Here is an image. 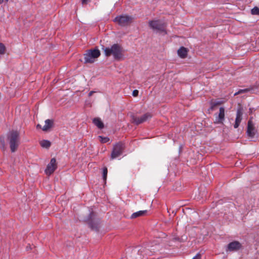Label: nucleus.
<instances>
[{
	"label": "nucleus",
	"mask_w": 259,
	"mask_h": 259,
	"mask_svg": "<svg viewBox=\"0 0 259 259\" xmlns=\"http://www.w3.org/2000/svg\"><path fill=\"white\" fill-rule=\"evenodd\" d=\"M103 50L106 57H110L112 55L114 59L116 60H120L122 58L123 49L118 44H115L111 47L103 48Z\"/></svg>",
	"instance_id": "1"
},
{
	"label": "nucleus",
	"mask_w": 259,
	"mask_h": 259,
	"mask_svg": "<svg viewBox=\"0 0 259 259\" xmlns=\"http://www.w3.org/2000/svg\"><path fill=\"white\" fill-rule=\"evenodd\" d=\"M7 137L11 151L15 152L19 144V133L16 131H12L8 134Z\"/></svg>",
	"instance_id": "2"
},
{
	"label": "nucleus",
	"mask_w": 259,
	"mask_h": 259,
	"mask_svg": "<svg viewBox=\"0 0 259 259\" xmlns=\"http://www.w3.org/2000/svg\"><path fill=\"white\" fill-rule=\"evenodd\" d=\"M101 55L100 51L98 49H91L87 51L84 54V63H93L96 59Z\"/></svg>",
	"instance_id": "3"
},
{
	"label": "nucleus",
	"mask_w": 259,
	"mask_h": 259,
	"mask_svg": "<svg viewBox=\"0 0 259 259\" xmlns=\"http://www.w3.org/2000/svg\"><path fill=\"white\" fill-rule=\"evenodd\" d=\"M134 17L128 15H119L116 16L113 21L119 25L124 27L130 25L134 21Z\"/></svg>",
	"instance_id": "4"
},
{
	"label": "nucleus",
	"mask_w": 259,
	"mask_h": 259,
	"mask_svg": "<svg viewBox=\"0 0 259 259\" xmlns=\"http://www.w3.org/2000/svg\"><path fill=\"white\" fill-rule=\"evenodd\" d=\"M88 222L89 227L92 230L98 231L100 228V220L96 218V214L92 211L89 214L86 220Z\"/></svg>",
	"instance_id": "5"
},
{
	"label": "nucleus",
	"mask_w": 259,
	"mask_h": 259,
	"mask_svg": "<svg viewBox=\"0 0 259 259\" xmlns=\"http://www.w3.org/2000/svg\"><path fill=\"white\" fill-rule=\"evenodd\" d=\"M125 148V144L122 142H119L114 145L111 154V159H113L120 156L123 153Z\"/></svg>",
	"instance_id": "6"
},
{
	"label": "nucleus",
	"mask_w": 259,
	"mask_h": 259,
	"mask_svg": "<svg viewBox=\"0 0 259 259\" xmlns=\"http://www.w3.org/2000/svg\"><path fill=\"white\" fill-rule=\"evenodd\" d=\"M152 116V115L149 112L145 113L141 117H138L133 114L131 115V122L136 125H139L141 123L145 122L148 119L151 118Z\"/></svg>",
	"instance_id": "7"
},
{
	"label": "nucleus",
	"mask_w": 259,
	"mask_h": 259,
	"mask_svg": "<svg viewBox=\"0 0 259 259\" xmlns=\"http://www.w3.org/2000/svg\"><path fill=\"white\" fill-rule=\"evenodd\" d=\"M149 26L154 30H156L160 32H165V25L164 23H162L160 20H153L149 22Z\"/></svg>",
	"instance_id": "8"
},
{
	"label": "nucleus",
	"mask_w": 259,
	"mask_h": 259,
	"mask_svg": "<svg viewBox=\"0 0 259 259\" xmlns=\"http://www.w3.org/2000/svg\"><path fill=\"white\" fill-rule=\"evenodd\" d=\"M225 109L223 107H221L220 108L219 112L218 114H215V118L214 121V123L215 124H223L224 121L225 120Z\"/></svg>",
	"instance_id": "9"
},
{
	"label": "nucleus",
	"mask_w": 259,
	"mask_h": 259,
	"mask_svg": "<svg viewBox=\"0 0 259 259\" xmlns=\"http://www.w3.org/2000/svg\"><path fill=\"white\" fill-rule=\"evenodd\" d=\"M241 247V243L237 241H234L228 244L226 251H235L238 250Z\"/></svg>",
	"instance_id": "10"
},
{
	"label": "nucleus",
	"mask_w": 259,
	"mask_h": 259,
	"mask_svg": "<svg viewBox=\"0 0 259 259\" xmlns=\"http://www.w3.org/2000/svg\"><path fill=\"white\" fill-rule=\"evenodd\" d=\"M242 115H243V108L242 107H240L237 109V111L236 117L235 119V122L234 125V127L235 128H237L239 126V125L242 119Z\"/></svg>",
	"instance_id": "11"
},
{
	"label": "nucleus",
	"mask_w": 259,
	"mask_h": 259,
	"mask_svg": "<svg viewBox=\"0 0 259 259\" xmlns=\"http://www.w3.org/2000/svg\"><path fill=\"white\" fill-rule=\"evenodd\" d=\"M255 129L254 127L253 124L252 123L251 120H249L248 121L247 123V133L249 137L251 138L254 137L255 135L254 132Z\"/></svg>",
	"instance_id": "12"
},
{
	"label": "nucleus",
	"mask_w": 259,
	"mask_h": 259,
	"mask_svg": "<svg viewBox=\"0 0 259 259\" xmlns=\"http://www.w3.org/2000/svg\"><path fill=\"white\" fill-rule=\"evenodd\" d=\"M58 164L55 158H53L50 161V175L53 173L57 168Z\"/></svg>",
	"instance_id": "13"
},
{
	"label": "nucleus",
	"mask_w": 259,
	"mask_h": 259,
	"mask_svg": "<svg viewBox=\"0 0 259 259\" xmlns=\"http://www.w3.org/2000/svg\"><path fill=\"white\" fill-rule=\"evenodd\" d=\"M178 54L181 58H185L188 54V50L186 48L181 47L178 51Z\"/></svg>",
	"instance_id": "14"
},
{
	"label": "nucleus",
	"mask_w": 259,
	"mask_h": 259,
	"mask_svg": "<svg viewBox=\"0 0 259 259\" xmlns=\"http://www.w3.org/2000/svg\"><path fill=\"white\" fill-rule=\"evenodd\" d=\"M93 123L99 128L102 129L104 127V125L101 119L99 117L94 118L93 120Z\"/></svg>",
	"instance_id": "15"
},
{
	"label": "nucleus",
	"mask_w": 259,
	"mask_h": 259,
	"mask_svg": "<svg viewBox=\"0 0 259 259\" xmlns=\"http://www.w3.org/2000/svg\"><path fill=\"white\" fill-rule=\"evenodd\" d=\"M147 212V210H140L136 212H134L132 214L131 218L134 219L141 216L145 215Z\"/></svg>",
	"instance_id": "16"
},
{
	"label": "nucleus",
	"mask_w": 259,
	"mask_h": 259,
	"mask_svg": "<svg viewBox=\"0 0 259 259\" xmlns=\"http://www.w3.org/2000/svg\"><path fill=\"white\" fill-rule=\"evenodd\" d=\"M36 128H41L44 131H47L49 130V119L45 120V125L42 127H41L40 124H38L36 125Z\"/></svg>",
	"instance_id": "17"
},
{
	"label": "nucleus",
	"mask_w": 259,
	"mask_h": 259,
	"mask_svg": "<svg viewBox=\"0 0 259 259\" xmlns=\"http://www.w3.org/2000/svg\"><path fill=\"white\" fill-rule=\"evenodd\" d=\"M223 103V101H211L210 102V109L211 110H213L214 107L218 105H221Z\"/></svg>",
	"instance_id": "18"
},
{
	"label": "nucleus",
	"mask_w": 259,
	"mask_h": 259,
	"mask_svg": "<svg viewBox=\"0 0 259 259\" xmlns=\"http://www.w3.org/2000/svg\"><path fill=\"white\" fill-rule=\"evenodd\" d=\"M39 144L42 148H49V141L48 140H41L39 142Z\"/></svg>",
	"instance_id": "19"
},
{
	"label": "nucleus",
	"mask_w": 259,
	"mask_h": 259,
	"mask_svg": "<svg viewBox=\"0 0 259 259\" xmlns=\"http://www.w3.org/2000/svg\"><path fill=\"white\" fill-rule=\"evenodd\" d=\"M98 139L100 140V141L102 143H106L109 142L110 140V139L108 137H104L101 136H99Z\"/></svg>",
	"instance_id": "20"
},
{
	"label": "nucleus",
	"mask_w": 259,
	"mask_h": 259,
	"mask_svg": "<svg viewBox=\"0 0 259 259\" xmlns=\"http://www.w3.org/2000/svg\"><path fill=\"white\" fill-rule=\"evenodd\" d=\"M0 148L5 150L6 149L5 139L4 137H0Z\"/></svg>",
	"instance_id": "21"
},
{
	"label": "nucleus",
	"mask_w": 259,
	"mask_h": 259,
	"mask_svg": "<svg viewBox=\"0 0 259 259\" xmlns=\"http://www.w3.org/2000/svg\"><path fill=\"white\" fill-rule=\"evenodd\" d=\"M108 170L106 167H104L103 169V179L105 182H106L107 179Z\"/></svg>",
	"instance_id": "22"
},
{
	"label": "nucleus",
	"mask_w": 259,
	"mask_h": 259,
	"mask_svg": "<svg viewBox=\"0 0 259 259\" xmlns=\"http://www.w3.org/2000/svg\"><path fill=\"white\" fill-rule=\"evenodd\" d=\"M5 46L2 43H0V54H4L5 53Z\"/></svg>",
	"instance_id": "23"
},
{
	"label": "nucleus",
	"mask_w": 259,
	"mask_h": 259,
	"mask_svg": "<svg viewBox=\"0 0 259 259\" xmlns=\"http://www.w3.org/2000/svg\"><path fill=\"white\" fill-rule=\"evenodd\" d=\"M251 14L253 15H259V9L255 7L251 10Z\"/></svg>",
	"instance_id": "24"
},
{
	"label": "nucleus",
	"mask_w": 259,
	"mask_h": 259,
	"mask_svg": "<svg viewBox=\"0 0 259 259\" xmlns=\"http://www.w3.org/2000/svg\"><path fill=\"white\" fill-rule=\"evenodd\" d=\"M250 90L249 89H245L243 90H240L238 92L236 93L234 95H237L242 93H246L249 91Z\"/></svg>",
	"instance_id": "25"
},
{
	"label": "nucleus",
	"mask_w": 259,
	"mask_h": 259,
	"mask_svg": "<svg viewBox=\"0 0 259 259\" xmlns=\"http://www.w3.org/2000/svg\"><path fill=\"white\" fill-rule=\"evenodd\" d=\"M139 91L137 90H135L133 92V96L134 97H137L138 96Z\"/></svg>",
	"instance_id": "26"
},
{
	"label": "nucleus",
	"mask_w": 259,
	"mask_h": 259,
	"mask_svg": "<svg viewBox=\"0 0 259 259\" xmlns=\"http://www.w3.org/2000/svg\"><path fill=\"white\" fill-rule=\"evenodd\" d=\"M32 245H30V244H28V245L26 247L27 250H29V249H31Z\"/></svg>",
	"instance_id": "27"
},
{
	"label": "nucleus",
	"mask_w": 259,
	"mask_h": 259,
	"mask_svg": "<svg viewBox=\"0 0 259 259\" xmlns=\"http://www.w3.org/2000/svg\"><path fill=\"white\" fill-rule=\"evenodd\" d=\"M90 0H82V5H86L90 2Z\"/></svg>",
	"instance_id": "28"
},
{
	"label": "nucleus",
	"mask_w": 259,
	"mask_h": 259,
	"mask_svg": "<svg viewBox=\"0 0 259 259\" xmlns=\"http://www.w3.org/2000/svg\"><path fill=\"white\" fill-rule=\"evenodd\" d=\"M200 254H197L195 256H194L192 259H200Z\"/></svg>",
	"instance_id": "29"
},
{
	"label": "nucleus",
	"mask_w": 259,
	"mask_h": 259,
	"mask_svg": "<svg viewBox=\"0 0 259 259\" xmlns=\"http://www.w3.org/2000/svg\"><path fill=\"white\" fill-rule=\"evenodd\" d=\"M45 172L47 175L49 174V164L47 165L46 168L45 169Z\"/></svg>",
	"instance_id": "30"
},
{
	"label": "nucleus",
	"mask_w": 259,
	"mask_h": 259,
	"mask_svg": "<svg viewBox=\"0 0 259 259\" xmlns=\"http://www.w3.org/2000/svg\"><path fill=\"white\" fill-rule=\"evenodd\" d=\"M53 121L52 120H50V128L52 127L53 126Z\"/></svg>",
	"instance_id": "31"
},
{
	"label": "nucleus",
	"mask_w": 259,
	"mask_h": 259,
	"mask_svg": "<svg viewBox=\"0 0 259 259\" xmlns=\"http://www.w3.org/2000/svg\"><path fill=\"white\" fill-rule=\"evenodd\" d=\"M95 92L94 91H91L89 93V97H91V96H92V95Z\"/></svg>",
	"instance_id": "32"
}]
</instances>
